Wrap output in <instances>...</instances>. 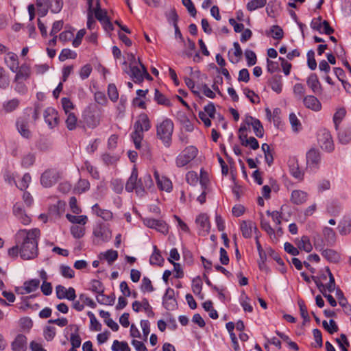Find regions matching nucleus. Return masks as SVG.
I'll return each mask as SVG.
<instances>
[{"label":"nucleus","instance_id":"obj_26","mask_svg":"<svg viewBox=\"0 0 351 351\" xmlns=\"http://www.w3.org/2000/svg\"><path fill=\"white\" fill-rule=\"evenodd\" d=\"M137 180H138V171H137V169L135 167H134L132 171V173H131L130 176L128 178V180L125 184V190L128 192H132L136 187Z\"/></svg>","mask_w":351,"mask_h":351},{"label":"nucleus","instance_id":"obj_28","mask_svg":"<svg viewBox=\"0 0 351 351\" xmlns=\"http://www.w3.org/2000/svg\"><path fill=\"white\" fill-rule=\"evenodd\" d=\"M178 119L181 123L182 128L186 131V132H192L194 129L193 125L190 121V119L188 118V117L186 115L184 112H180L178 114Z\"/></svg>","mask_w":351,"mask_h":351},{"label":"nucleus","instance_id":"obj_43","mask_svg":"<svg viewBox=\"0 0 351 351\" xmlns=\"http://www.w3.org/2000/svg\"><path fill=\"white\" fill-rule=\"evenodd\" d=\"M165 16L169 23L172 24L174 26V24H177L178 21L179 19L178 14L176 12V10L174 8L170 9V10L165 12Z\"/></svg>","mask_w":351,"mask_h":351},{"label":"nucleus","instance_id":"obj_46","mask_svg":"<svg viewBox=\"0 0 351 351\" xmlns=\"http://www.w3.org/2000/svg\"><path fill=\"white\" fill-rule=\"evenodd\" d=\"M108 95L110 99L115 102L119 99V93L117 88L114 84H110L108 86Z\"/></svg>","mask_w":351,"mask_h":351},{"label":"nucleus","instance_id":"obj_51","mask_svg":"<svg viewBox=\"0 0 351 351\" xmlns=\"http://www.w3.org/2000/svg\"><path fill=\"white\" fill-rule=\"evenodd\" d=\"M30 182L31 176L29 175V173H25L21 178L19 184H16V185L20 190L23 191L28 187Z\"/></svg>","mask_w":351,"mask_h":351},{"label":"nucleus","instance_id":"obj_57","mask_svg":"<svg viewBox=\"0 0 351 351\" xmlns=\"http://www.w3.org/2000/svg\"><path fill=\"white\" fill-rule=\"evenodd\" d=\"M61 103L65 114L71 113V110L74 108L73 102L67 97H62Z\"/></svg>","mask_w":351,"mask_h":351},{"label":"nucleus","instance_id":"obj_23","mask_svg":"<svg viewBox=\"0 0 351 351\" xmlns=\"http://www.w3.org/2000/svg\"><path fill=\"white\" fill-rule=\"evenodd\" d=\"M306 83L315 94L321 93L322 86L315 73H311L309 75Z\"/></svg>","mask_w":351,"mask_h":351},{"label":"nucleus","instance_id":"obj_58","mask_svg":"<svg viewBox=\"0 0 351 351\" xmlns=\"http://www.w3.org/2000/svg\"><path fill=\"white\" fill-rule=\"evenodd\" d=\"M323 234L328 243H334L335 241V233L334 230L328 227L323 229Z\"/></svg>","mask_w":351,"mask_h":351},{"label":"nucleus","instance_id":"obj_1","mask_svg":"<svg viewBox=\"0 0 351 351\" xmlns=\"http://www.w3.org/2000/svg\"><path fill=\"white\" fill-rule=\"evenodd\" d=\"M40 234L38 228L20 230L16 234V243L20 245V256L30 260L38 256V239Z\"/></svg>","mask_w":351,"mask_h":351},{"label":"nucleus","instance_id":"obj_8","mask_svg":"<svg viewBox=\"0 0 351 351\" xmlns=\"http://www.w3.org/2000/svg\"><path fill=\"white\" fill-rule=\"evenodd\" d=\"M16 126L19 133L25 138H30L32 132L29 128V121L27 118L20 117L17 119Z\"/></svg>","mask_w":351,"mask_h":351},{"label":"nucleus","instance_id":"obj_24","mask_svg":"<svg viewBox=\"0 0 351 351\" xmlns=\"http://www.w3.org/2000/svg\"><path fill=\"white\" fill-rule=\"evenodd\" d=\"M129 75L136 84H140L143 82V69H141L137 65L130 68Z\"/></svg>","mask_w":351,"mask_h":351},{"label":"nucleus","instance_id":"obj_34","mask_svg":"<svg viewBox=\"0 0 351 351\" xmlns=\"http://www.w3.org/2000/svg\"><path fill=\"white\" fill-rule=\"evenodd\" d=\"M115 300V296L114 294L112 295H106L104 293L98 294L97 296V301L104 305H112Z\"/></svg>","mask_w":351,"mask_h":351},{"label":"nucleus","instance_id":"obj_11","mask_svg":"<svg viewBox=\"0 0 351 351\" xmlns=\"http://www.w3.org/2000/svg\"><path fill=\"white\" fill-rule=\"evenodd\" d=\"M84 121L88 128L94 129L99 125L100 117L88 110L85 111Z\"/></svg>","mask_w":351,"mask_h":351},{"label":"nucleus","instance_id":"obj_29","mask_svg":"<svg viewBox=\"0 0 351 351\" xmlns=\"http://www.w3.org/2000/svg\"><path fill=\"white\" fill-rule=\"evenodd\" d=\"M321 254L329 262L337 263L340 259L339 254L331 249L322 250Z\"/></svg>","mask_w":351,"mask_h":351},{"label":"nucleus","instance_id":"obj_12","mask_svg":"<svg viewBox=\"0 0 351 351\" xmlns=\"http://www.w3.org/2000/svg\"><path fill=\"white\" fill-rule=\"evenodd\" d=\"M13 214L24 225H27L30 223V217L25 213L22 204L16 203L13 206Z\"/></svg>","mask_w":351,"mask_h":351},{"label":"nucleus","instance_id":"obj_44","mask_svg":"<svg viewBox=\"0 0 351 351\" xmlns=\"http://www.w3.org/2000/svg\"><path fill=\"white\" fill-rule=\"evenodd\" d=\"M66 115V125L69 130H73L76 128L77 117L73 112L65 114Z\"/></svg>","mask_w":351,"mask_h":351},{"label":"nucleus","instance_id":"obj_20","mask_svg":"<svg viewBox=\"0 0 351 351\" xmlns=\"http://www.w3.org/2000/svg\"><path fill=\"white\" fill-rule=\"evenodd\" d=\"M240 228L242 235L247 239L252 237V229H254L255 232L258 230L257 227L252 221H243L241 223Z\"/></svg>","mask_w":351,"mask_h":351},{"label":"nucleus","instance_id":"obj_42","mask_svg":"<svg viewBox=\"0 0 351 351\" xmlns=\"http://www.w3.org/2000/svg\"><path fill=\"white\" fill-rule=\"evenodd\" d=\"M261 149L265 154V159L269 166L273 163L274 157L273 154L270 150L269 145L267 143H263L261 146Z\"/></svg>","mask_w":351,"mask_h":351},{"label":"nucleus","instance_id":"obj_54","mask_svg":"<svg viewBox=\"0 0 351 351\" xmlns=\"http://www.w3.org/2000/svg\"><path fill=\"white\" fill-rule=\"evenodd\" d=\"M9 84V77L5 75L4 69L0 66V88L5 89Z\"/></svg>","mask_w":351,"mask_h":351},{"label":"nucleus","instance_id":"obj_50","mask_svg":"<svg viewBox=\"0 0 351 351\" xmlns=\"http://www.w3.org/2000/svg\"><path fill=\"white\" fill-rule=\"evenodd\" d=\"M338 228L341 234H348L351 231V220H344Z\"/></svg>","mask_w":351,"mask_h":351},{"label":"nucleus","instance_id":"obj_7","mask_svg":"<svg viewBox=\"0 0 351 351\" xmlns=\"http://www.w3.org/2000/svg\"><path fill=\"white\" fill-rule=\"evenodd\" d=\"M58 175L55 170H47L41 176L40 182L45 187H51L58 181Z\"/></svg>","mask_w":351,"mask_h":351},{"label":"nucleus","instance_id":"obj_27","mask_svg":"<svg viewBox=\"0 0 351 351\" xmlns=\"http://www.w3.org/2000/svg\"><path fill=\"white\" fill-rule=\"evenodd\" d=\"M5 62L12 72L16 71L19 69L17 56L14 53H9L5 58Z\"/></svg>","mask_w":351,"mask_h":351},{"label":"nucleus","instance_id":"obj_39","mask_svg":"<svg viewBox=\"0 0 351 351\" xmlns=\"http://www.w3.org/2000/svg\"><path fill=\"white\" fill-rule=\"evenodd\" d=\"M56 335V328L51 326H45L43 328V337L47 341L53 339Z\"/></svg>","mask_w":351,"mask_h":351},{"label":"nucleus","instance_id":"obj_9","mask_svg":"<svg viewBox=\"0 0 351 351\" xmlns=\"http://www.w3.org/2000/svg\"><path fill=\"white\" fill-rule=\"evenodd\" d=\"M36 5H47L53 13H58L62 8V0H36Z\"/></svg>","mask_w":351,"mask_h":351},{"label":"nucleus","instance_id":"obj_61","mask_svg":"<svg viewBox=\"0 0 351 351\" xmlns=\"http://www.w3.org/2000/svg\"><path fill=\"white\" fill-rule=\"evenodd\" d=\"M271 36L276 40H280L283 37V30L278 25H273L271 29Z\"/></svg>","mask_w":351,"mask_h":351},{"label":"nucleus","instance_id":"obj_62","mask_svg":"<svg viewBox=\"0 0 351 351\" xmlns=\"http://www.w3.org/2000/svg\"><path fill=\"white\" fill-rule=\"evenodd\" d=\"M293 91L295 97L300 99L305 94V88L303 84L297 83L294 85Z\"/></svg>","mask_w":351,"mask_h":351},{"label":"nucleus","instance_id":"obj_4","mask_svg":"<svg viewBox=\"0 0 351 351\" xmlns=\"http://www.w3.org/2000/svg\"><path fill=\"white\" fill-rule=\"evenodd\" d=\"M198 150L193 146L186 147L176 158L177 167H182L188 165L197 155Z\"/></svg>","mask_w":351,"mask_h":351},{"label":"nucleus","instance_id":"obj_21","mask_svg":"<svg viewBox=\"0 0 351 351\" xmlns=\"http://www.w3.org/2000/svg\"><path fill=\"white\" fill-rule=\"evenodd\" d=\"M308 198L307 193L301 190H294L291 192V201L293 204L300 205L304 204Z\"/></svg>","mask_w":351,"mask_h":351},{"label":"nucleus","instance_id":"obj_37","mask_svg":"<svg viewBox=\"0 0 351 351\" xmlns=\"http://www.w3.org/2000/svg\"><path fill=\"white\" fill-rule=\"evenodd\" d=\"M154 99L158 104L163 105L165 106H171L170 100L167 98L162 93H161L158 89H155Z\"/></svg>","mask_w":351,"mask_h":351},{"label":"nucleus","instance_id":"obj_41","mask_svg":"<svg viewBox=\"0 0 351 351\" xmlns=\"http://www.w3.org/2000/svg\"><path fill=\"white\" fill-rule=\"evenodd\" d=\"M267 3V0H251L247 4V9L252 12L258 8L264 7Z\"/></svg>","mask_w":351,"mask_h":351},{"label":"nucleus","instance_id":"obj_40","mask_svg":"<svg viewBox=\"0 0 351 351\" xmlns=\"http://www.w3.org/2000/svg\"><path fill=\"white\" fill-rule=\"evenodd\" d=\"M66 219L73 223L84 225L88 221L86 215L75 216L71 214H66Z\"/></svg>","mask_w":351,"mask_h":351},{"label":"nucleus","instance_id":"obj_31","mask_svg":"<svg viewBox=\"0 0 351 351\" xmlns=\"http://www.w3.org/2000/svg\"><path fill=\"white\" fill-rule=\"evenodd\" d=\"M269 84L271 89L276 92L277 93H280L282 91V77L280 75H274L273 76L270 81Z\"/></svg>","mask_w":351,"mask_h":351},{"label":"nucleus","instance_id":"obj_14","mask_svg":"<svg viewBox=\"0 0 351 351\" xmlns=\"http://www.w3.org/2000/svg\"><path fill=\"white\" fill-rule=\"evenodd\" d=\"M288 166L290 173L296 179L302 180L304 173L300 169L298 159L295 157H291L288 160Z\"/></svg>","mask_w":351,"mask_h":351},{"label":"nucleus","instance_id":"obj_5","mask_svg":"<svg viewBox=\"0 0 351 351\" xmlns=\"http://www.w3.org/2000/svg\"><path fill=\"white\" fill-rule=\"evenodd\" d=\"M94 236L101 242H108L110 240L112 232L106 225H98L93 230Z\"/></svg>","mask_w":351,"mask_h":351},{"label":"nucleus","instance_id":"obj_53","mask_svg":"<svg viewBox=\"0 0 351 351\" xmlns=\"http://www.w3.org/2000/svg\"><path fill=\"white\" fill-rule=\"evenodd\" d=\"M307 64L309 69L312 71L315 70L317 67V62L315 59V52L313 50H309L307 52Z\"/></svg>","mask_w":351,"mask_h":351},{"label":"nucleus","instance_id":"obj_30","mask_svg":"<svg viewBox=\"0 0 351 351\" xmlns=\"http://www.w3.org/2000/svg\"><path fill=\"white\" fill-rule=\"evenodd\" d=\"M297 245L300 250H304L308 253L313 250V246L307 236L302 237L301 239L298 241Z\"/></svg>","mask_w":351,"mask_h":351},{"label":"nucleus","instance_id":"obj_38","mask_svg":"<svg viewBox=\"0 0 351 351\" xmlns=\"http://www.w3.org/2000/svg\"><path fill=\"white\" fill-rule=\"evenodd\" d=\"M164 261L159 250L156 245L154 246V252L150 256L149 263L152 265H160Z\"/></svg>","mask_w":351,"mask_h":351},{"label":"nucleus","instance_id":"obj_6","mask_svg":"<svg viewBox=\"0 0 351 351\" xmlns=\"http://www.w3.org/2000/svg\"><path fill=\"white\" fill-rule=\"evenodd\" d=\"M319 142L322 149L327 152H332L334 150V143L330 133L328 130H323L319 134Z\"/></svg>","mask_w":351,"mask_h":351},{"label":"nucleus","instance_id":"obj_16","mask_svg":"<svg viewBox=\"0 0 351 351\" xmlns=\"http://www.w3.org/2000/svg\"><path fill=\"white\" fill-rule=\"evenodd\" d=\"M196 223L199 226V234H208L210 231V224L208 216L205 213H202L195 219Z\"/></svg>","mask_w":351,"mask_h":351},{"label":"nucleus","instance_id":"obj_64","mask_svg":"<svg viewBox=\"0 0 351 351\" xmlns=\"http://www.w3.org/2000/svg\"><path fill=\"white\" fill-rule=\"evenodd\" d=\"M242 145L247 147L250 146L252 149L255 150L259 147V143L258 141L253 136L250 137L248 139H245L242 143Z\"/></svg>","mask_w":351,"mask_h":351},{"label":"nucleus","instance_id":"obj_17","mask_svg":"<svg viewBox=\"0 0 351 351\" xmlns=\"http://www.w3.org/2000/svg\"><path fill=\"white\" fill-rule=\"evenodd\" d=\"M303 104L306 108L318 112L322 108L320 101L313 95H306L303 98Z\"/></svg>","mask_w":351,"mask_h":351},{"label":"nucleus","instance_id":"obj_22","mask_svg":"<svg viewBox=\"0 0 351 351\" xmlns=\"http://www.w3.org/2000/svg\"><path fill=\"white\" fill-rule=\"evenodd\" d=\"M27 338L23 335H18L12 343V351H25Z\"/></svg>","mask_w":351,"mask_h":351},{"label":"nucleus","instance_id":"obj_25","mask_svg":"<svg viewBox=\"0 0 351 351\" xmlns=\"http://www.w3.org/2000/svg\"><path fill=\"white\" fill-rule=\"evenodd\" d=\"M15 72L16 74L14 81H24L27 80L30 75V68L27 64H22Z\"/></svg>","mask_w":351,"mask_h":351},{"label":"nucleus","instance_id":"obj_13","mask_svg":"<svg viewBox=\"0 0 351 351\" xmlns=\"http://www.w3.org/2000/svg\"><path fill=\"white\" fill-rule=\"evenodd\" d=\"M306 161L311 168L318 169L321 161L320 152L315 149H310L306 154Z\"/></svg>","mask_w":351,"mask_h":351},{"label":"nucleus","instance_id":"obj_47","mask_svg":"<svg viewBox=\"0 0 351 351\" xmlns=\"http://www.w3.org/2000/svg\"><path fill=\"white\" fill-rule=\"evenodd\" d=\"M35 158L36 157L34 154L29 153L23 157L21 165L25 168H28L34 163Z\"/></svg>","mask_w":351,"mask_h":351},{"label":"nucleus","instance_id":"obj_59","mask_svg":"<svg viewBox=\"0 0 351 351\" xmlns=\"http://www.w3.org/2000/svg\"><path fill=\"white\" fill-rule=\"evenodd\" d=\"M245 56L247 60V65L249 66H253L256 64V56L253 51L249 49L245 50Z\"/></svg>","mask_w":351,"mask_h":351},{"label":"nucleus","instance_id":"obj_60","mask_svg":"<svg viewBox=\"0 0 351 351\" xmlns=\"http://www.w3.org/2000/svg\"><path fill=\"white\" fill-rule=\"evenodd\" d=\"M76 56V53L72 51L69 49H64L62 50L60 56L59 60L62 62L66 60L68 58H75Z\"/></svg>","mask_w":351,"mask_h":351},{"label":"nucleus","instance_id":"obj_63","mask_svg":"<svg viewBox=\"0 0 351 351\" xmlns=\"http://www.w3.org/2000/svg\"><path fill=\"white\" fill-rule=\"evenodd\" d=\"M71 232L75 238L79 239L84 235L85 230L82 227L75 225L71 228Z\"/></svg>","mask_w":351,"mask_h":351},{"label":"nucleus","instance_id":"obj_35","mask_svg":"<svg viewBox=\"0 0 351 351\" xmlns=\"http://www.w3.org/2000/svg\"><path fill=\"white\" fill-rule=\"evenodd\" d=\"M346 114V110L344 108H340L337 110L333 116V122L336 130H338L339 125L345 117Z\"/></svg>","mask_w":351,"mask_h":351},{"label":"nucleus","instance_id":"obj_19","mask_svg":"<svg viewBox=\"0 0 351 351\" xmlns=\"http://www.w3.org/2000/svg\"><path fill=\"white\" fill-rule=\"evenodd\" d=\"M154 178L156 180L157 185L160 190L165 191L167 192L171 191L172 189V183L171 180L165 177L160 178V175L158 171H154Z\"/></svg>","mask_w":351,"mask_h":351},{"label":"nucleus","instance_id":"obj_52","mask_svg":"<svg viewBox=\"0 0 351 351\" xmlns=\"http://www.w3.org/2000/svg\"><path fill=\"white\" fill-rule=\"evenodd\" d=\"M253 130L254 132L255 135L258 138H262L264 135V128L261 123V121L258 119L254 122L252 125Z\"/></svg>","mask_w":351,"mask_h":351},{"label":"nucleus","instance_id":"obj_3","mask_svg":"<svg viewBox=\"0 0 351 351\" xmlns=\"http://www.w3.org/2000/svg\"><path fill=\"white\" fill-rule=\"evenodd\" d=\"M173 131V123L169 119H165L156 126V135L165 147H169L171 143V136Z\"/></svg>","mask_w":351,"mask_h":351},{"label":"nucleus","instance_id":"obj_10","mask_svg":"<svg viewBox=\"0 0 351 351\" xmlns=\"http://www.w3.org/2000/svg\"><path fill=\"white\" fill-rule=\"evenodd\" d=\"M40 285V280L38 279H32L25 281L23 287L17 288L16 291L21 295L25 293H29L36 291Z\"/></svg>","mask_w":351,"mask_h":351},{"label":"nucleus","instance_id":"obj_55","mask_svg":"<svg viewBox=\"0 0 351 351\" xmlns=\"http://www.w3.org/2000/svg\"><path fill=\"white\" fill-rule=\"evenodd\" d=\"M90 188L89 182L85 179H80L75 187V190L79 193H82L88 190Z\"/></svg>","mask_w":351,"mask_h":351},{"label":"nucleus","instance_id":"obj_33","mask_svg":"<svg viewBox=\"0 0 351 351\" xmlns=\"http://www.w3.org/2000/svg\"><path fill=\"white\" fill-rule=\"evenodd\" d=\"M19 104L20 101L18 99L14 98L5 101L3 104V109L6 112H11L18 108Z\"/></svg>","mask_w":351,"mask_h":351},{"label":"nucleus","instance_id":"obj_49","mask_svg":"<svg viewBox=\"0 0 351 351\" xmlns=\"http://www.w3.org/2000/svg\"><path fill=\"white\" fill-rule=\"evenodd\" d=\"M289 121L294 132H298L301 130V123L294 113H291L289 114Z\"/></svg>","mask_w":351,"mask_h":351},{"label":"nucleus","instance_id":"obj_36","mask_svg":"<svg viewBox=\"0 0 351 351\" xmlns=\"http://www.w3.org/2000/svg\"><path fill=\"white\" fill-rule=\"evenodd\" d=\"M338 139L343 145L348 144L351 141V130L346 129L338 134Z\"/></svg>","mask_w":351,"mask_h":351},{"label":"nucleus","instance_id":"obj_2","mask_svg":"<svg viewBox=\"0 0 351 351\" xmlns=\"http://www.w3.org/2000/svg\"><path fill=\"white\" fill-rule=\"evenodd\" d=\"M151 128V123L148 116L141 113L134 124V131L131 137L134 143L135 147L139 149L141 147V141L143 138V132H147Z\"/></svg>","mask_w":351,"mask_h":351},{"label":"nucleus","instance_id":"obj_18","mask_svg":"<svg viewBox=\"0 0 351 351\" xmlns=\"http://www.w3.org/2000/svg\"><path fill=\"white\" fill-rule=\"evenodd\" d=\"M44 119L49 127L53 128L58 124V112L53 108H47L44 112Z\"/></svg>","mask_w":351,"mask_h":351},{"label":"nucleus","instance_id":"obj_45","mask_svg":"<svg viewBox=\"0 0 351 351\" xmlns=\"http://www.w3.org/2000/svg\"><path fill=\"white\" fill-rule=\"evenodd\" d=\"M186 49L181 53V56H186L190 58L192 56V51L195 49V43L189 38L186 40V45H184Z\"/></svg>","mask_w":351,"mask_h":351},{"label":"nucleus","instance_id":"obj_48","mask_svg":"<svg viewBox=\"0 0 351 351\" xmlns=\"http://www.w3.org/2000/svg\"><path fill=\"white\" fill-rule=\"evenodd\" d=\"M95 14L97 20L99 21H104L106 23V25H108L109 27H112V24L107 18L105 11L98 8L95 10Z\"/></svg>","mask_w":351,"mask_h":351},{"label":"nucleus","instance_id":"obj_15","mask_svg":"<svg viewBox=\"0 0 351 351\" xmlns=\"http://www.w3.org/2000/svg\"><path fill=\"white\" fill-rule=\"evenodd\" d=\"M144 223L149 228H155L163 234L167 233L168 227L165 222L154 219H145Z\"/></svg>","mask_w":351,"mask_h":351},{"label":"nucleus","instance_id":"obj_56","mask_svg":"<svg viewBox=\"0 0 351 351\" xmlns=\"http://www.w3.org/2000/svg\"><path fill=\"white\" fill-rule=\"evenodd\" d=\"M202 289V282L201 279L197 277L192 281V290L194 294L200 295Z\"/></svg>","mask_w":351,"mask_h":351},{"label":"nucleus","instance_id":"obj_32","mask_svg":"<svg viewBox=\"0 0 351 351\" xmlns=\"http://www.w3.org/2000/svg\"><path fill=\"white\" fill-rule=\"evenodd\" d=\"M118 258V252L116 250H108L104 253H101L99 258L106 260L109 265H111Z\"/></svg>","mask_w":351,"mask_h":351}]
</instances>
